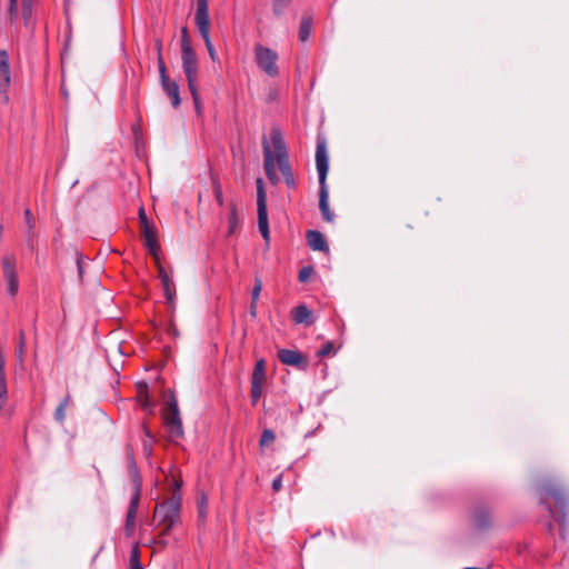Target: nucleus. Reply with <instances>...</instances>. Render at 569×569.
Instances as JSON below:
<instances>
[{"label":"nucleus","instance_id":"obj_1","mask_svg":"<svg viewBox=\"0 0 569 569\" xmlns=\"http://www.w3.org/2000/svg\"><path fill=\"white\" fill-rule=\"evenodd\" d=\"M263 166L267 178L272 184L279 182V177L276 172V162L279 170L283 174L284 182L289 188L296 187V179L289 162V156L287 146L282 138L281 130L279 128H272L270 132V141L263 137Z\"/></svg>","mask_w":569,"mask_h":569},{"label":"nucleus","instance_id":"obj_2","mask_svg":"<svg viewBox=\"0 0 569 569\" xmlns=\"http://www.w3.org/2000/svg\"><path fill=\"white\" fill-rule=\"evenodd\" d=\"M316 167L319 176V184H320V193H319V209L322 214V218L328 221L332 222L335 219V214L329 208L328 202V187H327V174L329 170V159H328V152H327V146L326 142L318 141L317 148H316Z\"/></svg>","mask_w":569,"mask_h":569},{"label":"nucleus","instance_id":"obj_3","mask_svg":"<svg viewBox=\"0 0 569 569\" xmlns=\"http://www.w3.org/2000/svg\"><path fill=\"white\" fill-rule=\"evenodd\" d=\"M161 417L170 441L177 442L184 437L182 419L174 393H171L168 398L166 407L162 409Z\"/></svg>","mask_w":569,"mask_h":569},{"label":"nucleus","instance_id":"obj_4","mask_svg":"<svg viewBox=\"0 0 569 569\" xmlns=\"http://www.w3.org/2000/svg\"><path fill=\"white\" fill-rule=\"evenodd\" d=\"M538 495L540 502L545 506L546 510L553 516L555 512L549 505L548 500L552 498L556 502V506L560 511V522L565 523L566 520V508H567V497L565 491L557 483L547 481L538 487Z\"/></svg>","mask_w":569,"mask_h":569},{"label":"nucleus","instance_id":"obj_5","mask_svg":"<svg viewBox=\"0 0 569 569\" xmlns=\"http://www.w3.org/2000/svg\"><path fill=\"white\" fill-rule=\"evenodd\" d=\"M180 500V495L174 493L169 501L157 505L153 518L163 526V533H168L179 521Z\"/></svg>","mask_w":569,"mask_h":569},{"label":"nucleus","instance_id":"obj_6","mask_svg":"<svg viewBox=\"0 0 569 569\" xmlns=\"http://www.w3.org/2000/svg\"><path fill=\"white\" fill-rule=\"evenodd\" d=\"M254 61L259 69L267 76L274 78L279 74V68L277 64L278 53L260 43L254 46Z\"/></svg>","mask_w":569,"mask_h":569},{"label":"nucleus","instance_id":"obj_7","mask_svg":"<svg viewBox=\"0 0 569 569\" xmlns=\"http://www.w3.org/2000/svg\"><path fill=\"white\" fill-rule=\"evenodd\" d=\"M257 214H258V229L262 238L269 242L270 231L268 222V210H267V194L263 188V181L258 178L257 181Z\"/></svg>","mask_w":569,"mask_h":569},{"label":"nucleus","instance_id":"obj_8","mask_svg":"<svg viewBox=\"0 0 569 569\" xmlns=\"http://www.w3.org/2000/svg\"><path fill=\"white\" fill-rule=\"evenodd\" d=\"M181 61L182 69L187 78L188 84L197 83L198 77V61L196 53L189 40H181Z\"/></svg>","mask_w":569,"mask_h":569},{"label":"nucleus","instance_id":"obj_9","mask_svg":"<svg viewBox=\"0 0 569 569\" xmlns=\"http://www.w3.org/2000/svg\"><path fill=\"white\" fill-rule=\"evenodd\" d=\"M16 263H17V259L11 253L4 254L1 259L7 292L10 296H16L19 290V281H18V276L16 273Z\"/></svg>","mask_w":569,"mask_h":569},{"label":"nucleus","instance_id":"obj_10","mask_svg":"<svg viewBox=\"0 0 569 569\" xmlns=\"http://www.w3.org/2000/svg\"><path fill=\"white\" fill-rule=\"evenodd\" d=\"M278 359L280 362L287 366H292L296 368H307L309 360L308 357L297 350L291 349H279L278 350Z\"/></svg>","mask_w":569,"mask_h":569},{"label":"nucleus","instance_id":"obj_11","mask_svg":"<svg viewBox=\"0 0 569 569\" xmlns=\"http://www.w3.org/2000/svg\"><path fill=\"white\" fill-rule=\"evenodd\" d=\"M10 84V64L6 50H0V93L4 102H8V89Z\"/></svg>","mask_w":569,"mask_h":569},{"label":"nucleus","instance_id":"obj_12","mask_svg":"<svg viewBox=\"0 0 569 569\" xmlns=\"http://www.w3.org/2000/svg\"><path fill=\"white\" fill-rule=\"evenodd\" d=\"M140 493H139V483L136 486V490L130 500L129 509L126 518V532L130 536L134 529L136 515L139 507Z\"/></svg>","mask_w":569,"mask_h":569},{"label":"nucleus","instance_id":"obj_13","mask_svg":"<svg viewBox=\"0 0 569 569\" xmlns=\"http://www.w3.org/2000/svg\"><path fill=\"white\" fill-rule=\"evenodd\" d=\"M9 13L10 20L13 22L17 18V0H10ZM21 16L26 27H30L32 17V0H22Z\"/></svg>","mask_w":569,"mask_h":569},{"label":"nucleus","instance_id":"obj_14","mask_svg":"<svg viewBox=\"0 0 569 569\" xmlns=\"http://www.w3.org/2000/svg\"><path fill=\"white\" fill-rule=\"evenodd\" d=\"M163 91L171 99L173 108H178L181 103L179 86L174 80H170L168 74L160 77Z\"/></svg>","mask_w":569,"mask_h":569},{"label":"nucleus","instance_id":"obj_15","mask_svg":"<svg viewBox=\"0 0 569 569\" xmlns=\"http://www.w3.org/2000/svg\"><path fill=\"white\" fill-rule=\"evenodd\" d=\"M291 318L298 325L311 326L315 317L306 305H299L291 310Z\"/></svg>","mask_w":569,"mask_h":569},{"label":"nucleus","instance_id":"obj_16","mask_svg":"<svg viewBox=\"0 0 569 569\" xmlns=\"http://www.w3.org/2000/svg\"><path fill=\"white\" fill-rule=\"evenodd\" d=\"M159 271V278L161 280L164 295L167 298V301L169 305H172L176 297V288L172 279L169 277V274L166 272L164 268L162 266L158 267Z\"/></svg>","mask_w":569,"mask_h":569},{"label":"nucleus","instance_id":"obj_17","mask_svg":"<svg viewBox=\"0 0 569 569\" xmlns=\"http://www.w3.org/2000/svg\"><path fill=\"white\" fill-rule=\"evenodd\" d=\"M308 246L315 251H328V244L322 233L317 230H309L307 232Z\"/></svg>","mask_w":569,"mask_h":569},{"label":"nucleus","instance_id":"obj_18","mask_svg":"<svg viewBox=\"0 0 569 569\" xmlns=\"http://www.w3.org/2000/svg\"><path fill=\"white\" fill-rule=\"evenodd\" d=\"M266 377V368H264V361L258 360L256 362L253 372H252V381H251V391H261L263 380Z\"/></svg>","mask_w":569,"mask_h":569},{"label":"nucleus","instance_id":"obj_19","mask_svg":"<svg viewBox=\"0 0 569 569\" xmlns=\"http://www.w3.org/2000/svg\"><path fill=\"white\" fill-rule=\"evenodd\" d=\"M194 23L196 27L210 24L208 0H197Z\"/></svg>","mask_w":569,"mask_h":569},{"label":"nucleus","instance_id":"obj_20","mask_svg":"<svg viewBox=\"0 0 569 569\" xmlns=\"http://www.w3.org/2000/svg\"><path fill=\"white\" fill-rule=\"evenodd\" d=\"M142 234L144 237L146 246L150 250V252L156 256L157 251L159 249L158 241H157V230L156 228L150 226H144L141 228Z\"/></svg>","mask_w":569,"mask_h":569},{"label":"nucleus","instance_id":"obj_21","mask_svg":"<svg viewBox=\"0 0 569 569\" xmlns=\"http://www.w3.org/2000/svg\"><path fill=\"white\" fill-rule=\"evenodd\" d=\"M197 29H198L199 33L201 34V37H202V39L204 41L207 51H208L211 60L216 61V59H217L216 50H214L213 44H212L211 39H210V24L199 26V27H197Z\"/></svg>","mask_w":569,"mask_h":569},{"label":"nucleus","instance_id":"obj_22","mask_svg":"<svg viewBox=\"0 0 569 569\" xmlns=\"http://www.w3.org/2000/svg\"><path fill=\"white\" fill-rule=\"evenodd\" d=\"M240 224V217L236 203H230V213L228 217V230L227 234L232 236Z\"/></svg>","mask_w":569,"mask_h":569},{"label":"nucleus","instance_id":"obj_23","mask_svg":"<svg viewBox=\"0 0 569 569\" xmlns=\"http://www.w3.org/2000/svg\"><path fill=\"white\" fill-rule=\"evenodd\" d=\"M148 395L149 393H137L134 399L143 410L152 412L154 408V402L150 400Z\"/></svg>","mask_w":569,"mask_h":569},{"label":"nucleus","instance_id":"obj_24","mask_svg":"<svg viewBox=\"0 0 569 569\" xmlns=\"http://www.w3.org/2000/svg\"><path fill=\"white\" fill-rule=\"evenodd\" d=\"M312 24L311 21L308 18H303L300 23L299 29V40L301 42H305L309 39L311 34Z\"/></svg>","mask_w":569,"mask_h":569},{"label":"nucleus","instance_id":"obj_25","mask_svg":"<svg viewBox=\"0 0 569 569\" xmlns=\"http://www.w3.org/2000/svg\"><path fill=\"white\" fill-rule=\"evenodd\" d=\"M211 182H212L213 196H214V199H216L217 203L219 206H223L224 198H223V192H222L221 183L213 176H211Z\"/></svg>","mask_w":569,"mask_h":569},{"label":"nucleus","instance_id":"obj_26","mask_svg":"<svg viewBox=\"0 0 569 569\" xmlns=\"http://www.w3.org/2000/svg\"><path fill=\"white\" fill-rule=\"evenodd\" d=\"M69 402H70V396H66L54 411V418L60 423H62L64 421L66 408L68 407Z\"/></svg>","mask_w":569,"mask_h":569},{"label":"nucleus","instance_id":"obj_27","mask_svg":"<svg viewBox=\"0 0 569 569\" xmlns=\"http://www.w3.org/2000/svg\"><path fill=\"white\" fill-rule=\"evenodd\" d=\"M198 516L201 519V521L204 520L207 515V508H208V497L204 492H200L198 496Z\"/></svg>","mask_w":569,"mask_h":569},{"label":"nucleus","instance_id":"obj_28","mask_svg":"<svg viewBox=\"0 0 569 569\" xmlns=\"http://www.w3.org/2000/svg\"><path fill=\"white\" fill-rule=\"evenodd\" d=\"M129 469H130V473H131L133 482H134V487L139 483V492H140L141 491V479L139 476L137 463L132 456H129Z\"/></svg>","mask_w":569,"mask_h":569},{"label":"nucleus","instance_id":"obj_29","mask_svg":"<svg viewBox=\"0 0 569 569\" xmlns=\"http://www.w3.org/2000/svg\"><path fill=\"white\" fill-rule=\"evenodd\" d=\"M188 88L190 90V93L192 96V100H193V103H194V108L197 110V113L200 114L201 112V101H200V97H199V92H198V88H197V83L194 84H188Z\"/></svg>","mask_w":569,"mask_h":569},{"label":"nucleus","instance_id":"obj_30","mask_svg":"<svg viewBox=\"0 0 569 569\" xmlns=\"http://www.w3.org/2000/svg\"><path fill=\"white\" fill-rule=\"evenodd\" d=\"M476 525L477 527L483 529L490 525V516L489 513L481 511L476 516Z\"/></svg>","mask_w":569,"mask_h":569},{"label":"nucleus","instance_id":"obj_31","mask_svg":"<svg viewBox=\"0 0 569 569\" xmlns=\"http://www.w3.org/2000/svg\"><path fill=\"white\" fill-rule=\"evenodd\" d=\"M261 290H262V281H261V279L256 278L254 286H253L252 292H251V300H252L253 305H257L260 293H261Z\"/></svg>","mask_w":569,"mask_h":569},{"label":"nucleus","instance_id":"obj_32","mask_svg":"<svg viewBox=\"0 0 569 569\" xmlns=\"http://www.w3.org/2000/svg\"><path fill=\"white\" fill-rule=\"evenodd\" d=\"M274 439H276V436H274L273 431L270 430V429H264L262 431V435H261V438H260V446L261 447L268 446L269 443L274 441Z\"/></svg>","mask_w":569,"mask_h":569},{"label":"nucleus","instance_id":"obj_33","mask_svg":"<svg viewBox=\"0 0 569 569\" xmlns=\"http://www.w3.org/2000/svg\"><path fill=\"white\" fill-rule=\"evenodd\" d=\"M130 569H142L139 560V550L134 547L130 553Z\"/></svg>","mask_w":569,"mask_h":569},{"label":"nucleus","instance_id":"obj_34","mask_svg":"<svg viewBox=\"0 0 569 569\" xmlns=\"http://www.w3.org/2000/svg\"><path fill=\"white\" fill-rule=\"evenodd\" d=\"M313 273V268L310 267V266H306L303 267L300 271H299V281L300 282H306L308 281V279L310 278V276Z\"/></svg>","mask_w":569,"mask_h":569},{"label":"nucleus","instance_id":"obj_35","mask_svg":"<svg viewBox=\"0 0 569 569\" xmlns=\"http://www.w3.org/2000/svg\"><path fill=\"white\" fill-rule=\"evenodd\" d=\"M137 388H138L139 391L146 390L148 388L157 389L158 388V379H156L150 385L147 381H144V380H140V381L137 382Z\"/></svg>","mask_w":569,"mask_h":569},{"label":"nucleus","instance_id":"obj_36","mask_svg":"<svg viewBox=\"0 0 569 569\" xmlns=\"http://www.w3.org/2000/svg\"><path fill=\"white\" fill-rule=\"evenodd\" d=\"M76 260H77V269L79 273V278L82 279L83 277V256L79 251L76 250Z\"/></svg>","mask_w":569,"mask_h":569},{"label":"nucleus","instance_id":"obj_37","mask_svg":"<svg viewBox=\"0 0 569 569\" xmlns=\"http://www.w3.org/2000/svg\"><path fill=\"white\" fill-rule=\"evenodd\" d=\"M333 350V343L332 342H327L321 349L318 350L317 355L319 357H326L328 355H330Z\"/></svg>","mask_w":569,"mask_h":569},{"label":"nucleus","instance_id":"obj_38","mask_svg":"<svg viewBox=\"0 0 569 569\" xmlns=\"http://www.w3.org/2000/svg\"><path fill=\"white\" fill-rule=\"evenodd\" d=\"M290 3V0H273V10L276 13H280L284 7Z\"/></svg>","mask_w":569,"mask_h":569},{"label":"nucleus","instance_id":"obj_39","mask_svg":"<svg viewBox=\"0 0 569 569\" xmlns=\"http://www.w3.org/2000/svg\"><path fill=\"white\" fill-rule=\"evenodd\" d=\"M157 61L160 77L166 76L167 68L161 53H158Z\"/></svg>","mask_w":569,"mask_h":569},{"label":"nucleus","instance_id":"obj_40","mask_svg":"<svg viewBox=\"0 0 569 569\" xmlns=\"http://www.w3.org/2000/svg\"><path fill=\"white\" fill-rule=\"evenodd\" d=\"M24 217H26V222H27L29 230H32L34 228V219L29 209L24 210Z\"/></svg>","mask_w":569,"mask_h":569},{"label":"nucleus","instance_id":"obj_41","mask_svg":"<svg viewBox=\"0 0 569 569\" xmlns=\"http://www.w3.org/2000/svg\"><path fill=\"white\" fill-rule=\"evenodd\" d=\"M139 220H140L141 228L144 227V226H150L151 224L149 222V220L147 218V214H146V211H144V209L142 207L139 209Z\"/></svg>","mask_w":569,"mask_h":569},{"label":"nucleus","instance_id":"obj_42","mask_svg":"<svg viewBox=\"0 0 569 569\" xmlns=\"http://www.w3.org/2000/svg\"><path fill=\"white\" fill-rule=\"evenodd\" d=\"M282 488V476H278L272 481V489L279 491Z\"/></svg>","mask_w":569,"mask_h":569},{"label":"nucleus","instance_id":"obj_43","mask_svg":"<svg viewBox=\"0 0 569 569\" xmlns=\"http://www.w3.org/2000/svg\"><path fill=\"white\" fill-rule=\"evenodd\" d=\"M0 391H7L4 372H0Z\"/></svg>","mask_w":569,"mask_h":569},{"label":"nucleus","instance_id":"obj_44","mask_svg":"<svg viewBox=\"0 0 569 569\" xmlns=\"http://www.w3.org/2000/svg\"><path fill=\"white\" fill-rule=\"evenodd\" d=\"M119 386H120L119 375L118 373H113V380H112V382L110 385V388L117 389Z\"/></svg>","mask_w":569,"mask_h":569},{"label":"nucleus","instance_id":"obj_45","mask_svg":"<svg viewBox=\"0 0 569 569\" xmlns=\"http://www.w3.org/2000/svg\"><path fill=\"white\" fill-rule=\"evenodd\" d=\"M8 393H0V411L4 408L8 401Z\"/></svg>","mask_w":569,"mask_h":569},{"label":"nucleus","instance_id":"obj_46","mask_svg":"<svg viewBox=\"0 0 569 569\" xmlns=\"http://www.w3.org/2000/svg\"><path fill=\"white\" fill-rule=\"evenodd\" d=\"M23 348H24V336H23V333H21V340H20V346H19V357H21V355L23 352Z\"/></svg>","mask_w":569,"mask_h":569},{"label":"nucleus","instance_id":"obj_47","mask_svg":"<svg viewBox=\"0 0 569 569\" xmlns=\"http://www.w3.org/2000/svg\"><path fill=\"white\" fill-rule=\"evenodd\" d=\"M261 393H251V402L252 405H257L260 399Z\"/></svg>","mask_w":569,"mask_h":569},{"label":"nucleus","instance_id":"obj_48","mask_svg":"<svg viewBox=\"0 0 569 569\" xmlns=\"http://www.w3.org/2000/svg\"><path fill=\"white\" fill-rule=\"evenodd\" d=\"M250 315L254 318L257 316V305H253V302L251 301V306H250Z\"/></svg>","mask_w":569,"mask_h":569},{"label":"nucleus","instance_id":"obj_49","mask_svg":"<svg viewBox=\"0 0 569 569\" xmlns=\"http://www.w3.org/2000/svg\"><path fill=\"white\" fill-rule=\"evenodd\" d=\"M186 39V40H189L188 39V31H187V28H183L182 29V40Z\"/></svg>","mask_w":569,"mask_h":569},{"label":"nucleus","instance_id":"obj_50","mask_svg":"<svg viewBox=\"0 0 569 569\" xmlns=\"http://www.w3.org/2000/svg\"><path fill=\"white\" fill-rule=\"evenodd\" d=\"M157 51H158V53H161V43L160 42L157 43Z\"/></svg>","mask_w":569,"mask_h":569},{"label":"nucleus","instance_id":"obj_51","mask_svg":"<svg viewBox=\"0 0 569 569\" xmlns=\"http://www.w3.org/2000/svg\"><path fill=\"white\" fill-rule=\"evenodd\" d=\"M463 569H488V568L465 567Z\"/></svg>","mask_w":569,"mask_h":569},{"label":"nucleus","instance_id":"obj_52","mask_svg":"<svg viewBox=\"0 0 569 569\" xmlns=\"http://www.w3.org/2000/svg\"><path fill=\"white\" fill-rule=\"evenodd\" d=\"M180 486H181V485H180L179 482H176L177 490H179V489H180Z\"/></svg>","mask_w":569,"mask_h":569}]
</instances>
